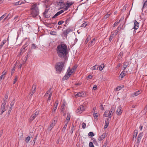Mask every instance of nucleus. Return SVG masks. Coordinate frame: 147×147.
I'll return each mask as SVG.
<instances>
[{
  "mask_svg": "<svg viewBox=\"0 0 147 147\" xmlns=\"http://www.w3.org/2000/svg\"><path fill=\"white\" fill-rule=\"evenodd\" d=\"M56 34V32L55 31H51L50 32V34L52 35H55Z\"/></svg>",
  "mask_w": 147,
  "mask_h": 147,
  "instance_id": "nucleus-36",
  "label": "nucleus"
},
{
  "mask_svg": "<svg viewBox=\"0 0 147 147\" xmlns=\"http://www.w3.org/2000/svg\"><path fill=\"white\" fill-rule=\"evenodd\" d=\"M138 131L137 130H134V133L133 135V138L134 139H136L137 135L138 134Z\"/></svg>",
  "mask_w": 147,
  "mask_h": 147,
  "instance_id": "nucleus-25",
  "label": "nucleus"
},
{
  "mask_svg": "<svg viewBox=\"0 0 147 147\" xmlns=\"http://www.w3.org/2000/svg\"><path fill=\"white\" fill-rule=\"evenodd\" d=\"M140 93V91L139 90H138L136 92H135L134 93H133L132 94V97H134L135 96H137Z\"/></svg>",
  "mask_w": 147,
  "mask_h": 147,
  "instance_id": "nucleus-24",
  "label": "nucleus"
},
{
  "mask_svg": "<svg viewBox=\"0 0 147 147\" xmlns=\"http://www.w3.org/2000/svg\"><path fill=\"white\" fill-rule=\"evenodd\" d=\"M14 101L13 100V101H12L11 102V104H10V107H11L12 108L13 107V105H14Z\"/></svg>",
  "mask_w": 147,
  "mask_h": 147,
  "instance_id": "nucleus-46",
  "label": "nucleus"
},
{
  "mask_svg": "<svg viewBox=\"0 0 147 147\" xmlns=\"http://www.w3.org/2000/svg\"><path fill=\"white\" fill-rule=\"evenodd\" d=\"M134 28L135 29H137L139 27V23L136 21L135 20L134 21Z\"/></svg>",
  "mask_w": 147,
  "mask_h": 147,
  "instance_id": "nucleus-17",
  "label": "nucleus"
},
{
  "mask_svg": "<svg viewBox=\"0 0 147 147\" xmlns=\"http://www.w3.org/2000/svg\"><path fill=\"white\" fill-rule=\"evenodd\" d=\"M108 142V141L107 140L103 144V145L102 147H106V146L107 145V143Z\"/></svg>",
  "mask_w": 147,
  "mask_h": 147,
  "instance_id": "nucleus-39",
  "label": "nucleus"
},
{
  "mask_svg": "<svg viewBox=\"0 0 147 147\" xmlns=\"http://www.w3.org/2000/svg\"><path fill=\"white\" fill-rule=\"evenodd\" d=\"M124 71L123 70L120 74V77H121V78H123L125 76V74L124 73Z\"/></svg>",
  "mask_w": 147,
  "mask_h": 147,
  "instance_id": "nucleus-30",
  "label": "nucleus"
},
{
  "mask_svg": "<svg viewBox=\"0 0 147 147\" xmlns=\"http://www.w3.org/2000/svg\"><path fill=\"white\" fill-rule=\"evenodd\" d=\"M24 3L22 1H20L16 2L13 3V4L14 5H18Z\"/></svg>",
  "mask_w": 147,
  "mask_h": 147,
  "instance_id": "nucleus-21",
  "label": "nucleus"
},
{
  "mask_svg": "<svg viewBox=\"0 0 147 147\" xmlns=\"http://www.w3.org/2000/svg\"><path fill=\"white\" fill-rule=\"evenodd\" d=\"M93 116L95 118H96L98 117V114L97 113L94 112L93 113Z\"/></svg>",
  "mask_w": 147,
  "mask_h": 147,
  "instance_id": "nucleus-43",
  "label": "nucleus"
},
{
  "mask_svg": "<svg viewBox=\"0 0 147 147\" xmlns=\"http://www.w3.org/2000/svg\"><path fill=\"white\" fill-rule=\"evenodd\" d=\"M39 11L36 4H33L32 6L31 14L32 16L36 17L38 14Z\"/></svg>",
  "mask_w": 147,
  "mask_h": 147,
  "instance_id": "nucleus-2",
  "label": "nucleus"
},
{
  "mask_svg": "<svg viewBox=\"0 0 147 147\" xmlns=\"http://www.w3.org/2000/svg\"><path fill=\"white\" fill-rule=\"evenodd\" d=\"M88 78L89 79H91L92 78V76L91 75H89L88 76Z\"/></svg>",
  "mask_w": 147,
  "mask_h": 147,
  "instance_id": "nucleus-61",
  "label": "nucleus"
},
{
  "mask_svg": "<svg viewBox=\"0 0 147 147\" xmlns=\"http://www.w3.org/2000/svg\"><path fill=\"white\" fill-rule=\"evenodd\" d=\"M90 39V36H87V38H86V40H85V43H86V44L87 43V42H88Z\"/></svg>",
  "mask_w": 147,
  "mask_h": 147,
  "instance_id": "nucleus-32",
  "label": "nucleus"
},
{
  "mask_svg": "<svg viewBox=\"0 0 147 147\" xmlns=\"http://www.w3.org/2000/svg\"><path fill=\"white\" fill-rule=\"evenodd\" d=\"M115 106H113L111 108V110L109 111V112L111 113V115L115 111Z\"/></svg>",
  "mask_w": 147,
  "mask_h": 147,
  "instance_id": "nucleus-20",
  "label": "nucleus"
},
{
  "mask_svg": "<svg viewBox=\"0 0 147 147\" xmlns=\"http://www.w3.org/2000/svg\"><path fill=\"white\" fill-rule=\"evenodd\" d=\"M39 112V111H37L35 113H33L29 119V121L30 122H32L38 115Z\"/></svg>",
  "mask_w": 147,
  "mask_h": 147,
  "instance_id": "nucleus-4",
  "label": "nucleus"
},
{
  "mask_svg": "<svg viewBox=\"0 0 147 147\" xmlns=\"http://www.w3.org/2000/svg\"><path fill=\"white\" fill-rule=\"evenodd\" d=\"M64 63L62 62H59L57 63L56 66L55 68L56 71L59 73H60L63 68Z\"/></svg>",
  "mask_w": 147,
  "mask_h": 147,
  "instance_id": "nucleus-3",
  "label": "nucleus"
},
{
  "mask_svg": "<svg viewBox=\"0 0 147 147\" xmlns=\"http://www.w3.org/2000/svg\"><path fill=\"white\" fill-rule=\"evenodd\" d=\"M12 108H11V107H9V111H8V113L9 114L11 112V110L12 109Z\"/></svg>",
  "mask_w": 147,
  "mask_h": 147,
  "instance_id": "nucleus-59",
  "label": "nucleus"
},
{
  "mask_svg": "<svg viewBox=\"0 0 147 147\" xmlns=\"http://www.w3.org/2000/svg\"><path fill=\"white\" fill-rule=\"evenodd\" d=\"M48 12V10L47 9H46L45 12L43 13V15L46 17L45 15Z\"/></svg>",
  "mask_w": 147,
  "mask_h": 147,
  "instance_id": "nucleus-41",
  "label": "nucleus"
},
{
  "mask_svg": "<svg viewBox=\"0 0 147 147\" xmlns=\"http://www.w3.org/2000/svg\"><path fill=\"white\" fill-rule=\"evenodd\" d=\"M70 116L69 114H67V118L65 122L67 123L70 120Z\"/></svg>",
  "mask_w": 147,
  "mask_h": 147,
  "instance_id": "nucleus-23",
  "label": "nucleus"
},
{
  "mask_svg": "<svg viewBox=\"0 0 147 147\" xmlns=\"http://www.w3.org/2000/svg\"><path fill=\"white\" fill-rule=\"evenodd\" d=\"M70 76L69 74H68V73H67V75H65V76L63 77V80H67L69 77Z\"/></svg>",
  "mask_w": 147,
  "mask_h": 147,
  "instance_id": "nucleus-26",
  "label": "nucleus"
},
{
  "mask_svg": "<svg viewBox=\"0 0 147 147\" xmlns=\"http://www.w3.org/2000/svg\"><path fill=\"white\" fill-rule=\"evenodd\" d=\"M74 71V70L72 69H71L70 70H69H69H68L67 71V73H68V74H69V75H71L72 74L73 72Z\"/></svg>",
  "mask_w": 147,
  "mask_h": 147,
  "instance_id": "nucleus-29",
  "label": "nucleus"
},
{
  "mask_svg": "<svg viewBox=\"0 0 147 147\" xmlns=\"http://www.w3.org/2000/svg\"><path fill=\"white\" fill-rule=\"evenodd\" d=\"M86 123H82V128H83V129H85L86 127Z\"/></svg>",
  "mask_w": 147,
  "mask_h": 147,
  "instance_id": "nucleus-48",
  "label": "nucleus"
},
{
  "mask_svg": "<svg viewBox=\"0 0 147 147\" xmlns=\"http://www.w3.org/2000/svg\"><path fill=\"white\" fill-rule=\"evenodd\" d=\"M108 119H106V120L105 121V125H107V126L109 124V122L108 120Z\"/></svg>",
  "mask_w": 147,
  "mask_h": 147,
  "instance_id": "nucleus-40",
  "label": "nucleus"
},
{
  "mask_svg": "<svg viewBox=\"0 0 147 147\" xmlns=\"http://www.w3.org/2000/svg\"><path fill=\"white\" fill-rule=\"evenodd\" d=\"M30 138L29 136H28L27 137H26L25 138V141L27 143L30 140Z\"/></svg>",
  "mask_w": 147,
  "mask_h": 147,
  "instance_id": "nucleus-35",
  "label": "nucleus"
},
{
  "mask_svg": "<svg viewBox=\"0 0 147 147\" xmlns=\"http://www.w3.org/2000/svg\"><path fill=\"white\" fill-rule=\"evenodd\" d=\"M58 101H56L55 102V104L54 105V107H56V108H57V106H58Z\"/></svg>",
  "mask_w": 147,
  "mask_h": 147,
  "instance_id": "nucleus-53",
  "label": "nucleus"
},
{
  "mask_svg": "<svg viewBox=\"0 0 147 147\" xmlns=\"http://www.w3.org/2000/svg\"><path fill=\"white\" fill-rule=\"evenodd\" d=\"M6 74V72H5L4 71H3L2 72V75L1 76H0V81L1 80H3L5 78Z\"/></svg>",
  "mask_w": 147,
  "mask_h": 147,
  "instance_id": "nucleus-18",
  "label": "nucleus"
},
{
  "mask_svg": "<svg viewBox=\"0 0 147 147\" xmlns=\"http://www.w3.org/2000/svg\"><path fill=\"white\" fill-rule=\"evenodd\" d=\"M8 98V95H7L6 94L4 96L3 102L6 103V102L7 101Z\"/></svg>",
  "mask_w": 147,
  "mask_h": 147,
  "instance_id": "nucleus-27",
  "label": "nucleus"
},
{
  "mask_svg": "<svg viewBox=\"0 0 147 147\" xmlns=\"http://www.w3.org/2000/svg\"><path fill=\"white\" fill-rule=\"evenodd\" d=\"M104 116L111 118V113L109 112V111L108 110H106L104 113Z\"/></svg>",
  "mask_w": 147,
  "mask_h": 147,
  "instance_id": "nucleus-14",
  "label": "nucleus"
},
{
  "mask_svg": "<svg viewBox=\"0 0 147 147\" xmlns=\"http://www.w3.org/2000/svg\"><path fill=\"white\" fill-rule=\"evenodd\" d=\"M73 31V30L70 28H68L67 29L65 30L63 32V34L64 35L65 37H67L68 34L71 32Z\"/></svg>",
  "mask_w": 147,
  "mask_h": 147,
  "instance_id": "nucleus-7",
  "label": "nucleus"
},
{
  "mask_svg": "<svg viewBox=\"0 0 147 147\" xmlns=\"http://www.w3.org/2000/svg\"><path fill=\"white\" fill-rule=\"evenodd\" d=\"M113 38V36L111 35L109 38V41H111Z\"/></svg>",
  "mask_w": 147,
  "mask_h": 147,
  "instance_id": "nucleus-60",
  "label": "nucleus"
},
{
  "mask_svg": "<svg viewBox=\"0 0 147 147\" xmlns=\"http://www.w3.org/2000/svg\"><path fill=\"white\" fill-rule=\"evenodd\" d=\"M67 123H66L65 124V125H64V126L63 128V129H62V130L63 131H64L67 127Z\"/></svg>",
  "mask_w": 147,
  "mask_h": 147,
  "instance_id": "nucleus-45",
  "label": "nucleus"
},
{
  "mask_svg": "<svg viewBox=\"0 0 147 147\" xmlns=\"http://www.w3.org/2000/svg\"><path fill=\"white\" fill-rule=\"evenodd\" d=\"M95 38H94L89 43L88 46L89 47H91L95 43Z\"/></svg>",
  "mask_w": 147,
  "mask_h": 147,
  "instance_id": "nucleus-19",
  "label": "nucleus"
},
{
  "mask_svg": "<svg viewBox=\"0 0 147 147\" xmlns=\"http://www.w3.org/2000/svg\"><path fill=\"white\" fill-rule=\"evenodd\" d=\"M6 40H3L1 44L3 45L6 43Z\"/></svg>",
  "mask_w": 147,
  "mask_h": 147,
  "instance_id": "nucleus-57",
  "label": "nucleus"
},
{
  "mask_svg": "<svg viewBox=\"0 0 147 147\" xmlns=\"http://www.w3.org/2000/svg\"><path fill=\"white\" fill-rule=\"evenodd\" d=\"M57 53L58 57L61 59H64L65 61L67 60L68 50L67 45L64 44H61L57 46Z\"/></svg>",
  "mask_w": 147,
  "mask_h": 147,
  "instance_id": "nucleus-1",
  "label": "nucleus"
},
{
  "mask_svg": "<svg viewBox=\"0 0 147 147\" xmlns=\"http://www.w3.org/2000/svg\"><path fill=\"white\" fill-rule=\"evenodd\" d=\"M51 90V88H50L49 89V90L45 94V96L47 95V94H49V93H50V92Z\"/></svg>",
  "mask_w": 147,
  "mask_h": 147,
  "instance_id": "nucleus-51",
  "label": "nucleus"
},
{
  "mask_svg": "<svg viewBox=\"0 0 147 147\" xmlns=\"http://www.w3.org/2000/svg\"><path fill=\"white\" fill-rule=\"evenodd\" d=\"M63 23H64V22L63 21H60L58 22V25H61L62 24H63Z\"/></svg>",
  "mask_w": 147,
  "mask_h": 147,
  "instance_id": "nucleus-56",
  "label": "nucleus"
},
{
  "mask_svg": "<svg viewBox=\"0 0 147 147\" xmlns=\"http://www.w3.org/2000/svg\"><path fill=\"white\" fill-rule=\"evenodd\" d=\"M84 110V107L83 105L80 106L76 111L78 114L82 113Z\"/></svg>",
  "mask_w": 147,
  "mask_h": 147,
  "instance_id": "nucleus-9",
  "label": "nucleus"
},
{
  "mask_svg": "<svg viewBox=\"0 0 147 147\" xmlns=\"http://www.w3.org/2000/svg\"><path fill=\"white\" fill-rule=\"evenodd\" d=\"M76 98L82 96L84 95L83 92H79L76 94H74Z\"/></svg>",
  "mask_w": 147,
  "mask_h": 147,
  "instance_id": "nucleus-16",
  "label": "nucleus"
},
{
  "mask_svg": "<svg viewBox=\"0 0 147 147\" xmlns=\"http://www.w3.org/2000/svg\"><path fill=\"white\" fill-rule=\"evenodd\" d=\"M37 47L34 44H32V45L31 48V49H35L37 48Z\"/></svg>",
  "mask_w": 147,
  "mask_h": 147,
  "instance_id": "nucleus-34",
  "label": "nucleus"
},
{
  "mask_svg": "<svg viewBox=\"0 0 147 147\" xmlns=\"http://www.w3.org/2000/svg\"><path fill=\"white\" fill-rule=\"evenodd\" d=\"M56 122L57 121L55 120L54 119L53 120L49 127L48 128V130L49 131H51L53 127L55 125Z\"/></svg>",
  "mask_w": 147,
  "mask_h": 147,
  "instance_id": "nucleus-10",
  "label": "nucleus"
},
{
  "mask_svg": "<svg viewBox=\"0 0 147 147\" xmlns=\"http://www.w3.org/2000/svg\"><path fill=\"white\" fill-rule=\"evenodd\" d=\"M10 16V13H9L8 15L6 16V17L5 18V19H9L11 17Z\"/></svg>",
  "mask_w": 147,
  "mask_h": 147,
  "instance_id": "nucleus-54",
  "label": "nucleus"
},
{
  "mask_svg": "<svg viewBox=\"0 0 147 147\" xmlns=\"http://www.w3.org/2000/svg\"><path fill=\"white\" fill-rule=\"evenodd\" d=\"M142 136H143V133H140L139 134L138 136V137L137 138V142L136 143V144H137V147H138V146L139 144V143L141 141V140Z\"/></svg>",
  "mask_w": 147,
  "mask_h": 147,
  "instance_id": "nucleus-8",
  "label": "nucleus"
},
{
  "mask_svg": "<svg viewBox=\"0 0 147 147\" xmlns=\"http://www.w3.org/2000/svg\"><path fill=\"white\" fill-rule=\"evenodd\" d=\"M123 86H120L119 87H118L116 89L117 90H120L122 88H123Z\"/></svg>",
  "mask_w": 147,
  "mask_h": 147,
  "instance_id": "nucleus-44",
  "label": "nucleus"
},
{
  "mask_svg": "<svg viewBox=\"0 0 147 147\" xmlns=\"http://www.w3.org/2000/svg\"><path fill=\"white\" fill-rule=\"evenodd\" d=\"M27 46V45H26L25 44L22 46V48L21 49L22 52H25V48Z\"/></svg>",
  "mask_w": 147,
  "mask_h": 147,
  "instance_id": "nucleus-28",
  "label": "nucleus"
},
{
  "mask_svg": "<svg viewBox=\"0 0 147 147\" xmlns=\"http://www.w3.org/2000/svg\"><path fill=\"white\" fill-rule=\"evenodd\" d=\"M104 67V66L103 64H102L99 67H98L100 71H101L103 69Z\"/></svg>",
  "mask_w": 147,
  "mask_h": 147,
  "instance_id": "nucleus-33",
  "label": "nucleus"
},
{
  "mask_svg": "<svg viewBox=\"0 0 147 147\" xmlns=\"http://www.w3.org/2000/svg\"><path fill=\"white\" fill-rule=\"evenodd\" d=\"M119 23V22H115L114 24V26L115 27L117 25H118Z\"/></svg>",
  "mask_w": 147,
  "mask_h": 147,
  "instance_id": "nucleus-58",
  "label": "nucleus"
},
{
  "mask_svg": "<svg viewBox=\"0 0 147 147\" xmlns=\"http://www.w3.org/2000/svg\"><path fill=\"white\" fill-rule=\"evenodd\" d=\"M88 136H90L92 137L94 136V134L92 132H90L88 133Z\"/></svg>",
  "mask_w": 147,
  "mask_h": 147,
  "instance_id": "nucleus-37",
  "label": "nucleus"
},
{
  "mask_svg": "<svg viewBox=\"0 0 147 147\" xmlns=\"http://www.w3.org/2000/svg\"><path fill=\"white\" fill-rule=\"evenodd\" d=\"M74 3V2L67 1L66 3L65 7L64 8L65 10H67L68 8L72 5Z\"/></svg>",
  "mask_w": 147,
  "mask_h": 147,
  "instance_id": "nucleus-5",
  "label": "nucleus"
},
{
  "mask_svg": "<svg viewBox=\"0 0 147 147\" xmlns=\"http://www.w3.org/2000/svg\"><path fill=\"white\" fill-rule=\"evenodd\" d=\"M98 67L97 66V65H95L94 66H93V67L91 68V69L92 70H94L97 69L98 70Z\"/></svg>",
  "mask_w": 147,
  "mask_h": 147,
  "instance_id": "nucleus-31",
  "label": "nucleus"
},
{
  "mask_svg": "<svg viewBox=\"0 0 147 147\" xmlns=\"http://www.w3.org/2000/svg\"><path fill=\"white\" fill-rule=\"evenodd\" d=\"M120 64H118V65H117V67H116V68H117V69L118 68H119L120 67Z\"/></svg>",
  "mask_w": 147,
  "mask_h": 147,
  "instance_id": "nucleus-64",
  "label": "nucleus"
},
{
  "mask_svg": "<svg viewBox=\"0 0 147 147\" xmlns=\"http://www.w3.org/2000/svg\"><path fill=\"white\" fill-rule=\"evenodd\" d=\"M57 108L54 107L53 108V111H55L56 109Z\"/></svg>",
  "mask_w": 147,
  "mask_h": 147,
  "instance_id": "nucleus-62",
  "label": "nucleus"
},
{
  "mask_svg": "<svg viewBox=\"0 0 147 147\" xmlns=\"http://www.w3.org/2000/svg\"><path fill=\"white\" fill-rule=\"evenodd\" d=\"M87 25V24L85 22L83 23L82 25L81 26L82 27H84V28Z\"/></svg>",
  "mask_w": 147,
  "mask_h": 147,
  "instance_id": "nucleus-52",
  "label": "nucleus"
},
{
  "mask_svg": "<svg viewBox=\"0 0 147 147\" xmlns=\"http://www.w3.org/2000/svg\"><path fill=\"white\" fill-rule=\"evenodd\" d=\"M129 65V62H125L123 63V67L124 68V71L125 70V69Z\"/></svg>",
  "mask_w": 147,
  "mask_h": 147,
  "instance_id": "nucleus-22",
  "label": "nucleus"
},
{
  "mask_svg": "<svg viewBox=\"0 0 147 147\" xmlns=\"http://www.w3.org/2000/svg\"><path fill=\"white\" fill-rule=\"evenodd\" d=\"M18 76H16L15 77V79H14V80H13V84H15L16 81H17V79H18Z\"/></svg>",
  "mask_w": 147,
  "mask_h": 147,
  "instance_id": "nucleus-38",
  "label": "nucleus"
},
{
  "mask_svg": "<svg viewBox=\"0 0 147 147\" xmlns=\"http://www.w3.org/2000/svg\"><path fill=\"white\" fill-rule=\"evenodd\" d=\"M89 146L90 147H94L93 143L92 142H90L89 143Z\"/></svg>",
  "mask_w": 147,
  "mask_h": 147,
  "instance_id": "nucleus-42",
  "label": "nucleus"
},
{
  "mask_svg": "<svg viewBox=\"0 0 147 147\" xmlns=\"http://www.w3.org/2000/svg\"><path fill=\"white\" fill-rule=\"evenodd\" d=\"M6 105L5 103L3 102L1 108V115H2L3 113L6 111V109H5V105Z\"/></svg>",
  "mask_w": 147,
  "mask_h": 147,
  "instance_id": "nucleus-12",
  "label": "nucleus"
},
{
  "mask_svg": "<svg viewBox=\"0 0 147 147\" xmlns=\"http://www.w3.org/2000/svg\"><path fill=\"white\" fill-rule=\"evenodd\" d=\"M97 86L96 85H95L94 86L93 88V89L94 90H95L97 89Z\"/></svg>",
  "mask_w": 147,
  "mask_h": 147,
  "instance_id": "nucleus-55",
  "label": "nucleus"
},
{
  "mask_svg": "<svg viewBox=\"0 0 147 147\" xmlns=\"http://www.w3.org/2000/svg\"><path fill=\"white\" fill-rule=\"evenodd\" d=\"M122 107L120 105L119 106L116 112L117 114L118 115H120L122 113Z\"/></svg>",
  "mask_w": 147,
  "mask_h": 147,
  "instance_id": "nucleus-13",
  "label": "nucleus"
},
{
  "mask_svg": "<svg viewBox=\"0 0 147 147\" xmlns=\"http://www.w3.org/2000/svg\"><path fill=\"white\" fill-rule=\"evenodd\" d=\"M64 11L63 10H61L60 11L56 13L52 18V19H54L56 18L57 16L60 15V14L63 12Z\"/></svg>",
  "mask_w": 147,
  "mask_h": 147,
  "instance_id": "nucleus-15",
  "label": "nucleus"
},
{
  "mask_svg": "<svg viewBox=\"0 0 147 147\" xmlns=\"http://www.w3.org/2000/svg\"><path fill=\"white\" fill-rule=\"evenodd\" d=\"M36 85L35 84H34L32 86V88L31 92L29 94V95H30V98L32 97L33 94L36 91Z\"/></svg>",
  "mask_w": 147,
  "mask_h": 147,
  "instance_id": "nucleus-6",
  "label": "nucleus"
},
{
  "mask_svg": "<svg viewBox=\"0 0 147 147\" xmlns=\"http://www.w3.org/2000/svg\"><path fill=\"white\" fill-rule=\"evenodd\" d=\"M144 110L145 111L146 113L147 111V105L146 106Z\"/></svg>",
  "mask_w": 147,
  "mask_h": 147,
  "instance_id": "nucleus-63",
  "label": "nucleus"
},
{
  "mask_svg": "<svg viewBox=\"0 0 147 147\" xmlns=\"http://www.w3.org/2000/svg\"><path fill=\"white\" fill-rule=\"evenodd\" d=\"M6 13H5L4 15H3L0 18V21L4 17L6 16Z\"/></svg>",
  "mask_w": 147,
  "mask_h": 147,
  "instance_id": "nucleus-50",
  "label": "nucleus"
},
{
  "mask_svg": "<svg viewBox=\"0 0 147 147\" xmlns=\"http://www.w3.org/2000/svg\"><path fill=\"white\" fill-rule=\"evenodd\" d=\"M107 136V134L105 132L99 137L98 140L99 141H101L106 137Z\"/></svg>",
  "mask_w": 147,
  "mask_h": 147,
  "instance_id": "nucleus-11",
  "label": "nucleus"
},
{
  "mask_svg": "<svg viewBox=\"0 0 147 147\" xmlns=\"http://www.w3.org/2000/svg\"><path fill=\"white\" fill-rule=\"evenodd\" d=\"M52 95V92H51L50 93L49 95V97L48 98V100H51V96Z\"/></svg>",
  "mask_w": 147,
  "mask_h": 147,
  "instance_id": "nucleus-49",
  "label": "nucleus"
},
{
  "mask_svg": "<svg viewBox=\"0 0 147 147\" xmlns=\"http://www.w3.org/2000/svg\"><path fill=\"white\" fill-rule=\"evenodd\" d=\"M147 6V0H146L145 2L144 3L143 6V8H144V7Z\"/></svg>",
  "mask_w": 147,
  "mask_h": 147,
  "instance_id": "nucleus-47",
  "label": "nucleus"
}]
</instances>
